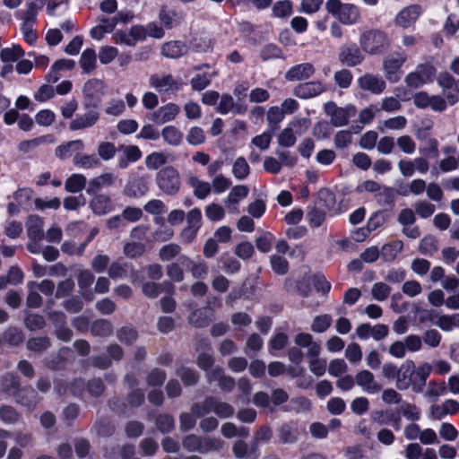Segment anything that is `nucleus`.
Here are the masks:
<instances>
[{
	"mask_svg": "<svg viewBox=\"0 0 459 459\" xmlns=\"http://www.w3.org/2000/svg\"><path fill=\"white\" fill-rule=\"evenodd\" d=\"M325 9L343 25L357 24L361 19L359 8L351 3H342L341 0H328L325 4Z\"/></svg>",
	"mask_w": 459,
	"mask_h": 459,
	"instance_id": "obj_1",
	"label": "nucleus"
},
{
	"mask_svg": "<svg viewBox=\"0 0 459 459\" xmlns=\"http://www.w3.org/2000/svg\"><path fill=\"white\" fill-rule=\"evenodd\" d=\"M359 42L361 50L371 56L380 55L389 47L387 35L380 30L364 31L360 34Z\"/></svg>",
	"mask_w": 459,
	"mask_h": 459,
	"instance_id": "obj_2",
	"label": "nucleus"
},
{
	"mask_svg": "<svg viewBox=\"0 0 459 459\" xmlns=\"http://www.w3.org/2000/svg\"><path fill=\"white\" fill-rule=\"evenodd\" d=\"M156 184L164 194L175 195L181 186L179 172L173 166L165 167L157 173Z\"/></svg>",
	"mask_w": 459,
	"mask_h": 459,
	"instance_id": "obj_3",
	"label": "nucleus"
},
{
	"mask_svg": "<svg viewBox=\"0 0 459 459\" xmlns=\"http://www.w3.org/2000/svg\"><path fill=\"white\" fill-rule=\"evenodd\" d=\"M210 411H213L219 417L228 418L234 413V408L227 403L208 398L202 405H196L193 409V414L196 417H201Z\"/></svg>",
	"mask_w": 459,
	"mask_h": 459,
	"instance_id": "obj_4",
	"label": "nucleus"
},
{
	"mask_svg": "<svg viewBox=\"0 0 459 459\" xmlns=\"http://www.w3.org/2000/svg\"><path fill=\"white\" fill-rule=\"evenodd\" d=\"M149 84L160 93H172L181 88L182 82L169 74H154L150 76Z\"/></svg>",
	"mask_w": 459,
	"mask_h": 459,
	"instance_id": "obj_5",
	"label": "nucleus"
},
{
	"mask_svg": "<svg viewBox=\"0 0 459 459\" xmlns=\"http://www.w3.org/2000/svg\"><path fill=\"white\" fill-rule=\"evenodd\" d=\"M436 69L430 65H419L415 71L409 73L405 77L408 87L417 89L432 81Z\"/></svg>",
	"mask_w": 459,
	"mask_h": 459,
	"instance_id": "obj_6",
	"label": "nucleus"
},
{
	"mask_svg": "<svg viewBox=\"0 0 459 459\" xmlns=\"http://www.w3.org/2000/svg\"><path fill=\"white\" fill-rule=\"evenodd\" d=\"M202 213L197 208L192 209L186 215L187 225L183 229L179 235L180 241L183 244H190L196 237L201 227Z\"/></svg>",
	"mask_w": 459,
	"mask_h": 459,
	"instance_id": "obj_7",
	"label": "nucleus"
},
{
	"mask_svg": "<svg viewBox=\"0 0 459 459\" xmlns=\"http://www.w3.org/2000/svg\"><path fill=\"white\" fill-rule=\"evenodd\" d=\"M406 56L401 53L386 56L383 61V71L390 82H396L401 78V68L406 62Z\"/></svg>",
	"mask_w": 459,
	"mask_h": 459,
	"instance_id": "obj_8",
	"label": "nucleus"
},
{
	"mask_svg": "<svg viewBox=\"0 0 459 459\" xmlns=\"http://www.w3.org/2000/svg\"><path fill=\"white\" fill-rule=\"evenodd\" d=\"M339 60L344 65L354 67L363 62L364 55L356 44L349 43L341 47Z\"/></svg>",
	"mask_w": 459,
	"mask_h": 459,
	"instance_id": "obj_9",
	"label": "nucleus"
},
{
	"mask_svg": "<svg viewBox=\"0 0 459 459\" xmlns=\"http://www.w3.org/2000/svg\"><path fill=\"white\" fill-rule=\"evenodd\" d=\"M359 87L375 95L381 94L386 88L385 81L378 75L365 74L357 80Z\"/></svg>",
	"mask_w": 459,
	"mask_h": 459,
	"instance_id": "obj_10",
	"label": "nucleus"
},
{
	"mask_svg": "<svg viewBox=\"0 0 459 459\" xmlns=\"http://www.w3.org/2000/svg\"><path fill=\"white\" fill-rule=\"evenodd\" d=\"M420 14V6L417 4H411L399 11L394 21L395 25L403 29H408L416 22Z\"/></svg>",
	"mask_w": 459,
	"mask_h": 459,
	"instance_id": "obj_11",
	"label": "nucleus"
},
{
	"mask_svg": "<svg viewBox=\"0 0 459 459\" xmlns=\"http://www.w3.org/2000/svg\"><path fill=\"white\" fill-rule=\"evenodd\" d=\"M356 384L367 394H374L381 391L382 385L376 381L375 376L368 370L359 371L355 376Z\"/></svg>",
	"mask_w": 459,
	"mask_h": 459,
	"instance_id": "obj_12",
	"label": "nucleus"
},
{
	"mask_svg": "<svg viewBox=\"0 0 459 459\" xmlns=\"http://www.w3.org/2000/svg\"><path fill=\"white\" fill-rule=\"evenodd\" d=\"M415 364L412 360L403 363L398 370L395 385L399 390H407L411 385L413 387V375Z\"/></svg>",
	"mask_w": 459,
	"mask_h": 459,
	"instance_id": "obj_13",
	"label": "nucleus"
},
{
	"mask_svg": "<svg viewBox=\"0 0 459 459\" xmlns=\"http://www.w3.org/2000/svg\"><path fill=\"white\" fill-rule=\"evenodd\" d=\"M248 193L249 189L247 186L238 185L233 186L224 201L228 211L231 213L238 212V204L248 195Z\"/></svg>",
	"mask_w": 459,
	"mask_h": 459,
	"instance_id": "obj_14",
	"label": "nucleus"
},
{
	"mask_svg": "<svg viewBox=\"0 0 459 459\" xmlns=\"http://www.w3.org/2000/svg\"><path fill=\"white\" fill-rule=\"evenodd\" d=\"M326 116L330 118L331 125L335 127L346 126L349 122L347 111L337 107L333 102L330 101L324 106Z\"/></svg>",
	"mask_w": 459,
	"mask_h": 459,
	"instance_id": "obj_15",
	"label": "nucleus"
},
{
	"mask_svg": "<svg viewBox=\"0 0 459 459\" xmlns=\"http://www.w3.org/2000/svg\"><path fill=\"white\" fill-rule=\"evenodd\" d=\"M180 112V108L175 103H168L159 108L152 115V120L162 125L173 121Z\"/></svg>",
	"mask_w": 459,
	"mask_h": 459,
	"instance_id": "obj_16",
	"label": "nucleus"
},
{
	"mask_svg": "<svg viewBox=\"0 0 459 459\" xmlns=\"http://www.w3.org/2000/svg\"><path fill=\"white\" fill-rule=\"evenodd\" d=\"M100 118L99 112L91 109L84 114L76 116L69 123V129L71 131L84 130L93 126Z\"/></svg>",
	"mask_w": 459,
	"mask_h": 459,
	"instance_id": "obj_17",
	"label": "nucleus"
},
{
	"mask_svg": "<svg viewBox=\"0 0 459 459\" xmlns=\"http://www.w3.org/2000/svg\"><path fill=\"white\" fill-rule=\"evenodd\" d=\"M325 91V85L320 82L300 83L294 89V94L300 99H309Z\"/></svg>",
	"mask_w": 459,
	"mask_h": 459,
	"instance_id": "obj_18",
	"label": "nucleus"
},
{
	"mask_svg": "<svg viewBox=\"0 0 459 459\" xmlns=\"http://www.w3.org/2000/svg\"><path fill=\"white\" fill-rule=\"evenodd\" d=\"M315 73V68L310 63H302L290 67L286 74L285 78L288 81H302L310 78Z\"/></svg>",
	"mask_w": 459,
	"mask_h": 459,
	"instance_id": "obj_19",
	"label": "nucleus"
},
{
	"mask_svg": "<svg viewBox=\"0 0 459 459\" xmlns=\"http://www.w3.org/2000/svg\"><path fill=\"white\" fill-rule=\"evenodd\" d=\"M294 342L300 348L307 349V357L319 356L321 351L320 344L313 340L311 334L300 333L296 335Z\"/></svg>",
	"mask_w": 459,
	"mask_h": 459,
	"instance_id": "obj_20",
	"label": "nucleus"
},
{
	"mask_svg": "<svg viewBox=\"0 0 459 459\" xmlns=\"http://www.w3.org/2000/svg\"><path fill=\"white\" fill-rule=\"evenodd\" d=\"M433 323L444 332H452L459 327V313L452 315L435 314L431 316Z\"/></svg>",
	"mask_w": 459,
	"mask_h": 459,
	"instance_id": "obj_21",
	"label": "nucleus"
},
{
	"mask_svg": "<svg viewBox=\"0 0 459 459\" xmlns=\"http://www.w3.org/2000/svg\"><path fill=\"white\" fill-rule=\"evenodd\" d=\"M84 150V143L82 140H74L67 142L65 144L59 145L55 152V154L57 158L61 160L67 159L74 155L77 154Z\"/></svg>",
	"mask_w": 459,
	"mask_h": 459,
	"instance_id": "obj_22",
	"label": "nucleus"
},
{
	"mask_svg": "<svg viewBox=\"0 0 459 459\" xmlns=\"http://www.w3.org/2000/svg\"><path fill=\"white\" fill-rule=\"evenodd\" d=\"M431 371L432 366L428 362H424L419 365L417 368H415V372L413 375V391H421Z\"/></svg>",
	"mask_w": 459,
	"mask_h": 459,
	"instance_id": "obj_23",
	"label": "nucleus"
},
{
	"mask_svg": "<svg viewBox=\"0 0 459 459\" xmlns=\"http://www.w3.org/2000/svg\"><path fill=\"white\" fill-rule=\"evenodd\" d=\"M160 135L168 145L178 147L183 143V133L174 126H166L162 128Z\"/></svg>",
	"mask_w": 459,
	"mask_h": 459,
	"instance_id": "obj_24",
	"label": "nucleus"
},
{
	"mask_svg": "<svg viewBox=\"0 0 459 459\" xmlns=\"http://www.w3.org/2000/svg\"><path fill=\"white\" fill-rule=\"evenodd\" d=\"M27 233L30 239L41 240L44 238L43 219L38 215H31L28 218L27 223Z\"/></svg>",
	"mask_w": 459,
	"mask_h": 459,
	"instance_id": "obj_25",
	"label": "nucleus"
},
{
	"mask_svg": "<svg viewBox=\"0 0 459 459\" xmlns=\"http://www.w3.org/2000/svg\"><path fill=\"white\" fill-rule=\"evenodd\" d=\"M93 281L94 276L89 270H82L78 274V285L81 294L85 299L92 300L94 298L91 290Z\"/></svg>",
	"mask_w": 459,
	"mask_h": 459,
	"instance_id": "obj_26",
	"label": "nucleus"
},
{
	"mask_svg": "<svg viewBox=\"0 0 459 459\" xmlns=\"http://www.w3.org/2000/svg\"><path fill=\"white\" fill-rule=\"evenodd\" d=\"M90 206L92 212L98 215H104L113 210V204L110 198L105 195H98L94 196L90 202Z\"/></svg>",
	"mask_w": 459,
	"mask_h": 459,
	"instance_id": "obj_27",
	"label": "nucleus"
},
{
	"mask_svg": "<svg viewBox=\"0 0 459 459\" xmlns=\"http://www.w3.org/2000/svg\"><path fill=\"white\" fill-rule=\"evenodd\" d=\"M247 109V106L244 105H237L234 104L233 98L229 94H223L221 97L219 105L217 107V110L221 114H228L230 111H233L237 114H244Z\"/></svg>",
	"mask_w": 459,
	"mask_h": 459,
	"instance_id": "obj_28",
	"label": "nucleus"
},
{
	"mask_svg": "<svg viewBox=\"0 0 459 459\" xmlns=\"http://www.w3.org/2000/svg\"><path fill=\"white\" fill-rule=\"evenodd\" d=\"M73 162L76 167L82 169L99 168L101 164L100 158L94 153L81 154L78 152L74 156Z\"/></svg>",
	"mask_w": 459,
	"mask_h": 459,
	"instance_id": "obj_29",
	"label": "nucleus"
},
{
	"mask_svg": "<svg viewBox=\"0 0 459 459\" xmlns=\"http://www.w3.org/2000/svg\"><path fill=\"white\" fill-rule=\"evenodd\" d=\"M123 156L118 160L121 169L126 168L129 163L135 162L142 157V152L136 145H127L122 148Z\"/></svg>",
	"mask_w": 459,
	"mask_h": 459,
	"instance_id": "obj_30",
	"label": "nucleus"
},
{
	"mask_svg": "<svg viewBox=\"0 0 459 459\" xmlns=\"http://www.w3.org/2000/svg\"><path fill=\"white\" fill-rule=\"evenodd\" d=\"M101 23L94 26L90 30V35L93 39L100 40L104 38L107 33L111 32L116 25V20H110L109 18H102L100 20Z\"/></svg>",
	"mask_w": 459,
	"mask_h": 459,
	"instance_id": "obj_31",
	"label": "nucleus"
},
{
	"mask_svg": "<svg viewBox=\"0 0 459 459\" xmlns=\"http://www.w3.org/2000/svg\"><path fill=\"white\" fill-rule=\"evenodd\" d=\"M114 180L115 176L112 173H102L90 180L87 192L91 194L101 188L108 187L113 185Z\"/></svg>",
	"mask_w": 459,
	"mask_h": 459,
	"instance_id": "obj_32",
	"label": "nucleus"
},
{
	"mask_svg": "<svg viewBox=\"0 0 459 459\" xmlns=\"http://www.w3.org/2000/svg\"><path fill=\"white\" fill-rule=\"evenodd\" d=\"M162 54L169 58H178L186 54L188 48L181 41H169L161 48Z\"/></svg>",
	"mask_w": 459,
	"mask_h": 459,
	"instance_id": "obj_33",
	"label": "nucleus"
},
{
	"mask_svg": "<svg viewBox=\"0 0 459 459\" xmlns=\"http://www.w3.org/2000/svg\"><path fill=\"white\" fill-rule=\"evenodd\" d=\"M187 182L189 186L193 188L194 195L198 199L203 200L206 198L212 191V186L209 182L200 180L195 176L189 177Z\"/></svg>",
	"mask_w": 459,
	"mask_h": 459,
	"instance_id": "obj_34",
	"label": "nucleus"
},
{
	"mask_svg": "<svg viewBox=\"0 0 459 459\" xmlns=\"http://www.w3.org/2000/svg\"><path fill=\"white\" fill-rule=\"evenodd\" d=\"M179 262L191 271L195 278H202L207 273V266L204 262H194L186 255L179 256Z\"/></svg>",
	"mask_w": 459,
	"mask_h": 459,
	"instance_id": "obj_35",
	"label": "nucleus"
},
{
	"mask_svg": "<svg viewBox=\"0 0 459 459\" xmlns=\"http://www.w3.org/2000/svg\"><path fill=\"white\" fill-rule=\"evenodd\" d=\"M208 378L211 382L216 381L218 382L219 386L223 391H230L235 386V381L232 377L224 376L222 374V369L214 368L208 374Z\"/></svg>",
	"mask_w": 459,
	"mask_h": 459,
	"instance_id": "obj_36",
	"label": "nucleus"
},
{
	"mask_svg": "<svg viewBox=\"0 0 459 459\" xmlns=\"http://www.w3.org/2000/svg\"><path fill=\"white\" fill-rule=\"evenodd\" d=\"M97 65L96 52L92 48H86L81 55L80 66L83 73L90 74L95 68Z\"/></svg>",
	"mask_w": 459,
	"mask_h": 459,
	"instance_id": "obj_37",
	"label": "nucleus"
},
{
	"mask_svg": "<svg viewBox=\"0 0 459 459\" xmlns=\"http://www.w3.org/2000/svg\"><path fill=\"white\" fill-rule=\"evenodd\" d=\"M407 120L403 116H397L383 121H380L377 129L385 133L387 130H401L406 126Z\"/></svg>",
	"mask_w": 459,
	"mask_h": 459,
	"instance_id": "obj_38",
	"label": "nucleus"
},
{
	"mask_svg": "<svg viewBox=\"0 0 459 459\" xmlns=\"http://www.w3.org/2000/svg\"><path fill=\"white\" fill-rule=\"evenodd\" d=\"M86 182V178L82 174L76 173L66 179L65 187L67 192L78 193L85 187Z\"/></svg>",
	"mask_w": 459,
	"mask_h": 459,
	"instance_id": "obj_39",
	"label": "nucleus"
},
{
	"mask_svg": "<svg viewBox=\"0 0 459 459\" xmlns=\"http://www.w3.org/2000/svg\"><path fill=\"white\" fill-rule=\"evenodd\" d=\"M24 55V51L18 45L3 48L0 51V59L4 63H14Z\"/></svg>",
	"mask_w": 459,
	"mask_h": 459,
	"instance_id": "obj_40",
	"label": "nucleus"
},
{
	"mask_svg": "<svg viewBox=\"0 0 459 459\" xmlns=\"http://www.w3.org/2000/svg\"><path fill=\"white\" fill-rule=\"evenodd\" d=\"M149 191L148 184L143 179H137L126 188V194L129 196L138 197L143 196Z\"/></svg>",
	"mask_w": 459,
	"mask_h": 459,
	"instance_id": "obj_41",
	"label": "nucleus"
},
{
	"mask_svg": "<svg viewBox=\"0 0 459 459\" xmlns=\"http://www.w3.org/2000/svg\"><path fill=\"white\" fill-rule=\"evenodd\" d=\"M97 152L100 160H109L116 156L117 149L113 143L102 141L98 144Z\"/></svg>",
	"mask_w": 459,
	"mask_h": 459,
	"instance_id": "obj_42",
	"label": "nucleus"
},
{
	"mask_svg": "<svg viewBox=\"0 0 459 459\" xmlns=\"http://www.w3.org/2000/svg\"><path fill=\"white\" fill-rule=\"evenodd\" d=\"M272 11L273 15L277 18H287L292 13V3L290 0L277 1L273 5Z\"/></svg>",
	"mask_w": 459,
	"mask_h": 459,
	"instance_id": "obj_43",
	"label": "nucleus"
},
{
	"mask_svg": "<svg viewBox=\"0 0 459 459\" xmlns=\"http://www.w3.org/2000/svg\"><path fill=\"white\" fill-rule=\"evenodd\" d=\"M166 163L167 155L160 152H153L145 158V165L152 170H156Z\"/></svg>",
	"mask_w": 459,
	"mask_h": 459,
	"instance_id": "obj_44",
	"label": "nucleus"
},
{
	"mask_svg": "<svg viewBox=\"0 0 459 459\" xmlns=\"http://www.w3.org/2000/svg\"><path fill=\"white\" fill-rule=\"evenodd\" d=\"M250 172V168L243 157H238L236 159V160L233 163L232 167V174L237 179L242 180L246 178Z\"/></svg>",
	"mask_w": 459,
	"mask_h": 459,
	"instance_id": "obj_45",
	"label": "nucleus"
},
{
	"mask_svg": "<svg viewBox=\"0 0 459 459\" xmlns=\"http://www.w3.org/2000/svg\"><path fill=\"white\" fill-rule=\"evenodd\" d=\"M27 286L29 290L26 299L27 306L34 308L39 307L42 304V298L37 290L38 282L30 281Z\"/></svg>",
	"mask_w": 459,
	"mask_h": 459,
	"instance_id": "obj_46",
	"label": "nucleus"
},
{
	"mask_svg": "<svg viewBox=\"0 0 459 459\" xmlns=\"http://www.w3.org/2000/svg\"><path fill=\"white\" fill-rule=\"evenodd\" d=\"M332 321L333 319L329 315L316 316L311 324V330L315 333H324L330 327Z\"/></svg>",
	"mask_w": 459,
	"mask_h": 459,
	"instance_id": "obj_47",
	"label": "nucleus"
},
{
	"mask_svg": "<svg viewBox=\"0 0 459 459\" xmlns=\"http://www.w3.org/2000/svg\"><path fill=\"white\" fill-rule=\"evenodd\" d=\"M231 186V180L222 174L213 177L211 186L214 194L220 195L224 193Z\"/></svg>",
	"mask_w": 459,
	"mask_h": 459,
	"instance_id": "obj_48",
	"label": "nucleus"
},
{
	"mask_svg": "<svg viewBox=\"0 0 459 459\" xmlns=\"http://www.w3.org/2000/svg\"><path fill=\"white\" fill-rule=\"evenodd\" d=\"M307 358L309 359V370L316 377H322L326 370V359H320L318 356H308Z\"/></svg>",
	"mask_w": 459,
	"mask_h": 459,
	"instance_id": "obj_49",
	"label": "nucleus"
},
{
	"mask_svg": "<svg viewBox=\"0 0 459 459\" xmlns=\"http://www.w3.org/2000/svg\"><path fill=\"white\" fill-rule=\"evenodd\" d=\"M296 140L297 135L289 126L282 129L277 136V143L279 145L286 148L293 146Z\"/></svg>",
	"mask_w": 459,
	"mask_h": 459,
	"instance_id": "obj_50",
	"label": "nucleus"
},
{
	"mask_svg": "<svg viewBox=\"0 0 459 459\" xmlns=\"http://www.w3.org/2000/svg\"><path fill=\"white\" fill-rule=\"evenodd\" d=\"M181 251L180 246L175 243L164 245L159 252V257L162 261H170L179 255Z\"/></svg>",
	"mask_w": 459,
	"mask_h": 459,
	"instance_id": "obj_51",
	"label": "nucleus"
},
{
	"mask_svg": "<svg viewBox=\"0 0 459 459\" xmlns=\"http://www.w3.org/2000/svg\"><path fill=\"white\" fill-rule=\"evenodd\" d=\"M420 252L424 255H432L437 250V240L433 236L424 237L419 247Z\"/></svg>",
	"mask_w": 459,
	"mask_h": 459,
	"instance_id": "obj_52",
	"label": "nucleus"
},
{
	"mask_svg": "<svg viewBox=\"0 0 459 459\" xmlns=\"http://www.w3.org/2000/svg\"><path fill=\"white\" fill-rule=\"evenodd\" d=\"M68 7L67 0H49L47 12L52 16H58L63 14Z\"/></svg>",
	"mask_w": 459,
	"mask_h": 459,
	"instance_id": "obj_53",
	"label": "nucleus"
},
{
	"mask_svg": "<svg viewBox=\"0 0 459 459\" xmlns=\"http://www.w3.org/2000/svg\"><path fill=\"white\" fill-rule=\"evenodd\" d=\"M390 287L384 282H377L372 286L371 294L374 299L384 301L390 295Z\"/></svg>",
	"mask_w": 459,
	"mask_h": 459,
	"instance_id": "obj_54",
	"label": "nucleus"
},
{
	"mask_svg": "<svg viewBox=\"0 0 459 459\" xmlns=\"http://www.w3.org/2000/svg\"><path fill=\"white\" fill-rule=\"evenodd\" d=\"M186 141L190 145H200L204 143L205 135L204 130L198 126H193L188 130Z\"/></svg>",
	"mask_w": 459,
	"mask_h": 459,
	"instance_id": "obj_55",
	"label": "nucleus"
},
{
	"mask_svg": "<svg viewBox=\"0 0 459 459\" xmlns=\"http://www.w3.org/2000/svg\"><path fill=\"white\" fill-rule=\"evenodd\" d=\"M313 135L318 139H327L332 134L331 125L326 121H319L313 127Z\"/></svg>",
	"mask_w": 459,
	"mask_h": 459,
	"instance_id": "obj_56",
	"label": "nucleus"
},
{
	"mask_svg": "<svg viewBox=\"0 0 459 459\" xmlns=\"http://www.w3.org/2000/svg\"><path fill=\"white\" fill-rule=\"evenodd\" d=\"M403 243L396 241L391 244L385 245L382 247V256L385 260L391 261L402 251Z\"/></svg>",
	"mask_w": 459,
	"mask_h": 459,
	"instance_id": "obj_57",
	"label": "nucleus"
},
{
	"mask_svg": "<svg viewBox=\"0 0 459 459\" xmlns=\"http://www.w3.org/2000/svg\"><path fill=\"white\" fill-rule=\"evenodd\" d=\"M396 143L399 149L406 154H412L416 150L415 142L410 135L407 134L399 136L397 138Z\"/></svg>",
	"mask_w": 459,
	"mask_h": 459,
	"instance_id": "obj_58",
	"label": "nucleus"
},
{
	"mask_svg": "<svg viewBox=\"0 0 459 459\" xmlns=\"http://www.w3.org/2000/svg\"><path fill=\"white\" fill-rule=\"evenodd\" d=\"M310 126V120L307 117L295 118L290 121L287 126H289L296 135H301L305 134Z\"/></svg>",
	"mask_w": 459,
	"mask_h": 459,
	"instance_id": "obj_59",
	"label": "nucleus"
},
{
	"mask_svg": "<svg viewBox=\"0 0 459 459\" xmlns=\"http://www.w3.org/2000/svg\"><path fill=\"white\" fill-rule=\"evenodd\" d=\"M118 55L117 48L111 46H105L100 48L99 51V58L102 65L111 63Z\"/></svg>",
	"mask_w": 459,
	"mask_h": 459,
	"instance_id": "obj_60",
	"label": "nucleus"
},
{
	"mask_svg": "<svg viewBox=\"0 0 459 459\" xmlns=\"http://www.w3.org/2000/svg\"><path fill=\"white\" fill-rule=\"evenodd\" d=\"M206 217L212 221H218L224 218V208L217 204H211L205 209Z\"/></svg>",
	"mask_w": 459,
	"mask_h": 459,
	"instance_id": "obj_61",
	"label": "nucleus"
},
{
	"mask_svg": "<svg viewBox=\"0 0 459 459\" xmlns=\"http://www.w3.org/2000/svg\"><path fill=\"white\" fill-rule=\"evenodd\" d=\"M348 371V365L342 359H335L330 361L328 373L333 377H340Z\"/></svg>",
	"mask_w": 459,
	"mask_h": 459,
	"instance_id": "obj_62",
	"label": "nucleus"
},
{
	"mask_svg": "<svg viewBox=\"0 0 459 459\" xmlns=\"http://www.w3.org/2000/svg\"><path fill=\"white\" fill-rule=\"evenodd\" d=\"M145 246L140 242H128L124 247V253L126 256L134 258L143 254Z\"/></svg>",
	"mask_w": 459,
	"mask_h": 459,
	"instance_id": "obj_63",
	"label": "nucleus"
},
{
	"mask_svg": "<svg viewBox=\"0 0 459 459\" xmlns=\"http://www.w3.org/2000/svg\"><path fill=\"white\" fill-rule=\"evenodd\" d=\"M56 119L55 113L50 109H42L35 116L36 123L42 126H51Z\"/></svg>",
	"mask_w": 459,
	"mask_h": 459,
	"instance_id": "obj_64",
	"label": "nucleus"
}]
</instances>
